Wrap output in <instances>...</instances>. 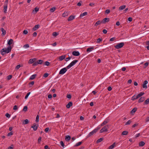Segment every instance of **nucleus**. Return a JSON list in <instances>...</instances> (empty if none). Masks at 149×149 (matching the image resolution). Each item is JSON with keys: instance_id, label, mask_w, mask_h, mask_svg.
Returning a JSON list of instances; mask_svg holds the SVG:
<instances>
[{"instance_id": "f257e3e1", "label": "nucleus", "mask_w": 149, "mask_h": 149, "mask_svg": "<svg viewBox=\"0 0 149 149\" xmlns=\"http://www.w3.org/2000/svg\"><path fill=\"white\" fill-rule=\"evenodd\" d=\"M13 42L12 39H10L8 42V44L9 45L7 48H3L1 50V54L3 56L6 54H8L11 52L12 49L11 46L10 45Z\"/></svg>"}, {"instance_id": "f03ea898", "label": "nucleus", "mask_w": 149, "mask_h": 149, "mask_svg": "<svg viewBox=\"0 0 149 149\" xmlns=\"http://www.w3.org/2000/svg\"><path fill=\"white\" fill-rule=\"evenodd\" d=\"M124 43L123 42H121L120 43H118L117 45L114 46L115 48L117 49H119L122 47L124 45Z\"/></svg>"}, {"instance_id": "7ed1b4c3", "label": "nucleus", "mask_w": 149, "mask_h": 149, "mask_svg": "<svg viewBox=\"0 0 149 149\" xmlns=\"http://www.w3.org/2000/svg\"><path fill=\"white\" fill-rule=\"evenodd\" d=\"M77 60H74L72 61L68 66H67L68 69L70 68L72 66L74 65L77 62Z\"/></svg>"}, {"instance_id": "20e7f679", "label": "nucleus", "mask_w": 149, "mask_h": 149, "mask_svg": "<svg viewBox=\"0 0 149 149\" xmlns=\"http://www.w3.org/2000/svg\"><path fill=\"white\" fill-rule=\"evenodd\" d=\"M109 128L108 126V125H106L104 127L100 130V133H102L103 132H107L108 131V129Z\"/></svg>"}, {"instance_id": "39448f33", "label": "nucleus", "mask_w": 149, "mask_h": 149, "mask_svg": "<svg viewBox=\"0 0 149 149\" xmlns=\"http://www.w3.org/2000/svg\"><path fill=\"white\" fill-rule=\"evenodd\" d=\"M67 67L66 68H63L59 72V74H64L67 71Z\"/></svg>"}, {"instance_id": "423d86ee", "label": "nucleus", "mask_w": 149, "mask_h": 149, "mask_svg": "<svg viewBox=\"0 0 149 149\" xmlns=\"http://www.w3.org/2000/svg\"><path fill=\"white\" fill-rule=\"evenodd\" d=\"M109 121V118H107L101 124V126H103L108 123Z\"/></svg>"}, {"instance_id": "0eeeda50", "label": "nucleus", "mask_w": 149, "mask_h": 149, "mask_svg": "<svg viewBox=\"0 0 149 149\" xmlns=\"http://www.w3.org/2000/svg\"><path fill=\"white\" fill-rule=\"evenodd\" d=\"M72 55L76 56H79L80 55V53L78 51H73L72 52Z\"/></svg>"}, {"instance_id": "6e6552de", "label": "nucleus", "mask_w": 149, "mask_h": 149, "mask_svg": "<svg viewBox=\"0 0 149 149\" xmlns=\"http://www.w3.org/2000/svg\"><path fill=\"white\" fill-rule=\"evenodd\" d=\"M38 125H37L35 123H34L33 124V125L31 127L33 129L34 131H36L38 127Z\"/></svg>"}, {"instance_id": "1a4fd4ad", "label": "nucleus", "mask_w": 149, "mask_h": 149, "mask_svg": "<svg viewBox=\"0 0 149 149\" xmlns=\"http://www.w3.org/2000/svg\"><path fill=\"white\" fill-rule=\"evenodd\" d=\"M40 26L39 24H37L32 29L33 31H36L37 29H38Z\"/></svg>"}, {"instance_id": "9d476101", "label": "nucleus", "mask_w": 149, "mask_h": 149, "mask_svg": "<svg viewBox=\"0 0 149 149\" xmlns=\"http://www.w3.org/2000/svg\"><path fill=\"white\" fill-rule=\"evenodd\" d=\"M148 83V81L147 80L144 81L143 85V87L144 88H147V84Z\"/></svg>"}, {"instance_id": "9b49d317", "label": "nucleus", "mask_w": 149, "mask_h": 149, "mask_svg": "<svg viewBox=\"0 0 149 149\" xmlns=\"http://www.w3.org/2000/svg\"><path fill=\"white\" fill-rule=\"evenodd\" d=\"M96 132L94 130H93L92 132H90L88 134L87 136V137H89L93 135L94 133H95Z\"/></svg>"}, {"instance_id": "f8f14e48", "label": "nucleus", "mask_w": 149, "mask_h": 149, "mask_svg": "<svg viewBox=\"0 0 149 149\" xmlns=\"http://www.w3.org/2000/svg\"><path fill=\"white\" fill-rule=\"evenodd\" d=\"M109 20V18H105L102 21V23H105L107 22H108Z\"/></svg>"}, {"instance_id": "ddd939ff", "label": "nucleus", "mask_w": 149, "mask_h": 149, "mask_svg": "<svg viewBox=\"0 0 149 149\" xmlns=\"http://www.w3.org/2000/svg\"><path fill=\"white\" fill-rule=\"evenodd\" d=\"M1 31L2 32V35L4 36L6 34V31L3 28H1L0 29Z\"/></svg>"}, {"instance_id": "4468645a", "label": "nucleus", "mask_w": 149, "mask_h": 149, "mask_svg": "<svg viewBox=\"0 0 149 149\" xmlns=\"http://www.w3.org/2000/svg\"><path fill=\"white\" fill-rule=\"evenodd\" d=\"M75 16L71 15L68 18V21H70L74 19L75 18Z\"/></svg>"}, {"instance_id": "2eb2a0df", "label": "nucleus", "mask_w": 149, "mask_h": 149, "mask_svg": "<svg viewBox=\"0 0 149 149\" xmlns=\"http://www.w3.org/2000/svg\"><path fill=\"white\" fill-rule=\"evenodd\" d=\"M101 23H102V21L100 20H98L95 23L94 26H97L98 25H100Z\"/></svg>"}, {"instance_id": "dca6fc26", "label": "nucleus", "mask_w": 149, "mask_h": 149, "mask_svg": "<svg viewBox=\"0 0 149 149\" xmlns=\"http://www.w3.org/2000/svg\"><path fill=\"white\" fill-rule=\"evenodd\" d=\"M7 7L8 6L7 4H5L4 6L3 11L5 13H6V12L7 9Z\"/></svg>"}, {"instance_id": "f3484780", "label": "nucleus", "mask_w": 149, "mask_h": 149, "mask_svg": "<svg viewBox=\"0 0 149 149\" xmlns=\"http://www.w3.org/2000/svg\"><path fill=\"white\" fill-rule=\"evenodd\" d=\"M145 100V97H141L139 100L138 102L139 103H140L143 102Z\"/></svg>"}, {"instance_id": "a211bd4d", "label": "nucleus", "mask_w": 149, "mask_h": 149, "mask_svg": "<svg viewBox=\"0 0 149 149\" xmlns=\"http://www.w3.org/2000/svg\"><path fill=\"white\" fill-rule=\"evenodd\" d=\"M94 48V47H89L86 50V52H90Z\"/></svg>"}, {"instance_id": "6ab92c4d", "label": "nucleus", "mask_w": 149, "mask_h": 149, "mask_svg": "<svg viewBox=\"0 0 149 149\" xmlns=\"http://www.w3.org/2000/svg\"><path fill=\"white\" fill-rule=\"evenodd\" d=\"M139 98V97L137 95L136 96L134 95L132 97L131 100H132L134 101L138 98Z\"/></svg>"}, {"instance_id": "aec40b11", "label": "nucleus", "mask_w": 149, "mask_h": 149, "mask_svg": "<svg viewBox=\"0 0 149 149\" xmlns=\"http://www.w3.org/2000/svg\"><path fill=\"white\" fill-rule=\"evenodd\" d=\"M72 102H70L66 105V107L68 109L71 106H72Z\"/></svg>"}, {"instance_id": "412c9836", "label": "nucleus", "mask_w": 149, "mask_h": 149, "mask_svg": "<svg viewBox=\"0 0 149 149\" xmlns=\"http://www.w3.org/2000/svg\"><path fill=\"white\" fill-rule=\"evenodd\" d=\"M65 55H63L60 56L59 58V60L60 61H61L63 60V59H64L65 58Z\"/></svg>"}, {"instance_id": "4be33fe9", "label": "nucleus", "mask_w": 149, "mask_h": 149, "mask_svg": "<svg viewBox=\"0 0 149 149\" xmlns=\"http://www.w3.org/2000/svg\"><path fill=\"white\" fill-rule=\"evenodd\" d=\"M36 74H34L31 76L29 78V80H33L34 79L36 76Z\"/></svg>"}, {"instance_id": "5701e85b", "label": "nucleus", "mask_w": 149, "mask_h": 149, "mask_svg": "<svg viewBox=\"0 0 149 149\" xmlns=\"http://www.w3.org/2000/svg\"><path fill=\"white\" fill-rule=\"evenodd\" d=\"M71 137L69 135L66 136L65 137V140L66 141H69Z\"/></svg>"}, {"instance_id": "b1692460", "label": "nucleus", "mask_w": 149, "mask_h": 149, "mask_svg": "<svg viewBox=\"0 0 149 149\" xmlns=\"http://www.w3.org/2000/svg\"><path fill=\"white\" fill-rule=\"evenodd\" d=\"M145 143L144 142L141 141L139 142V146H143L144 145Z\"/></svg>"}, {"instance_id": "393cba45", "label": "nucleus", "mask_w": 149, "mask_h": 149, "mask_svg": "<svg viewBox=\"0 0 149 149\" xmlns=\"http://www.w3.org/2000/svg\"><path fill=\"white\" fill-rule=\"evenodd\" d=\"M137 108H134L131 111V113L133 114V113H134L137 110Z\"/></svg>"}, {"instance_id": "a878e982", "label": "nucleus", "mask_w": 149, "mask_h": 149, "mask_svg": "<svg viewBox=\"0 0 149 149\" xmlns=\"http://www.w3.org/2000/svg\"><path fill=\"white\" fill-rule=\"evenodd\" d=\"M115 143H113L112 145L110 146L109 147V149H112L115 146Z\"/></svg>"}, {"instance_id": "bb28decb", "label": "nucleus", "mask_w": 149, "mask_h": 149, "mask_svg": "<svg viewBox=\"0 0 149 149\" xmlns=\"http://www.w3.org/2000/svg\"><path fill=\"white\" fill-rule=\"evenodd\" d=\"M87 15V12H85L84 13H81L80 14V17H82L84 16H86Z\"/></svg>"}, {"instance_id": "cd10ccee", "label": "nucleus", "mask_w": 149, "mask_h": 149, "mask_svg": "<svg viewBox=\"0 0 149 149\" xmlns=\"http://www.w3.org/2000/svg\"><path fill=\"white\" fill-rule=\"evenodd\" d=\"M126 7V6L125 5H123L122 6H120L119 8V10H123Z\"/></svg>"}, {"instance_id": "c85d7f7f", "label": "nucleus", "mask_w": 149, "mask_h": 149, "mask_svg": "<svg viewBox=\"0 0 149 149\" xmlns=\"http://www.w3.org/2000/svg\"><path fill=\"white\" fill-rule=\"evenodd\" d=\"M128 133V132L127 131H124L122 132L121 134L123 135H127Z\"/></svg>"}, {"instance_id": "c756f323", "label": "nucleus", "mask_w": 149, "mask_h": 149, "mask_svg": "<svg viewBox=\"0 0 149 149\" xmlns=\"http://www.w3.org/2000/svg\"><path fill=\"white\" fill-rule=\"evenodd\" d=\"M102 126H101V125H99L98 126L97 128L95 129L94 130L96 132L99 129H100Z\"/></svg>"}, {"instance_id": "7c9ffc66", "label": "nucleus", "mask_w": 149, "mask_h": 149, "mask_svg": "<svg viewBox=\"0 0 149 149\" xmlns=\"http://www.w3.org/2000/svg\"><path fill=\"white\" fill-rule=\"evenodd\" d=\"M56 9V8L55 7H53L51 8L50 9V11L52 13Z\"/></svg>"}, {"instance_id": "2f4dec72", "label": "nucleus", "mask_w": 149, "mask_h": 149, "mask_svg": "<svg viewBox=\"0 0 149 149\" xmlns=\"http://www.w3.org/2000/svg\"><path fill=\"white\" fill-rule=\"evenodd\" d=\"M29 123V120L27 119L24 120L23 122V123L25 125Z\"/></svg>"}, {"instance_id": "473e14b6", "label": "nucleus", "mask_w": 149, "mask_h": 149, "mask_svg": "<svg viewBox=\"0 0 149 149\" xmlns=\"http://www.w3.org/2000/svg\"><path fill=\"white\" fill-rule=\"evenodd\" d=\"M103 140V138H100L99 139H98L96 141V143H99L101 142Z\"/></svg>"}, {"instance_id": "72a5a7b5", "label": "nucleus", "mask_w": 149, "mask_h": 149, "mask_svg": "<svg viewBox=\"0 0 149 149\" xmlns=\"http://www.w3.org/2000/svg\"><path fill=\"white\" fill-rule=\"evenodd\" d=\"M81 143H82L81 142H79L78 143H76V144L75 145H74V147H77V146H79L81 145Z\"/></svg>"}, {"instance_id": "f704fd0d", "label": "nucleus", "mask_w": 149, "mask_h": 149, "mask_svg": "<svg viewBox=\"0 0 149 149\" xmlns=\"http://www.w3.org/2000/svg\"><path fill=\"white\" fill-rule=\"evenodd\" d=\"M149 103V98L146 100L144 102V104H148Z\"/></svg>"}, {"instance_id": "c9c22d12", "label": "nucleus", "mask_w": 149, "mask_h": 149, "mask_svg": "<svg viewBox=\"0 0 149 149\" xmlns=\"http://www.w3.org/2000/svg\"><path fill=\"white\" fill-rule=\"evenodd\" d=\"M68 13L67 12H65L63 14H62V16L63 17H65L66 16H67L68 15Z\"/></svg>"}, {"instance_id": "e433bc0d", "label": "nucleus", "mask_w": 149, "mask_h": 149, "mask_svg": "<svg viewBox=\"0 0 149 149\" xmlns=\"http://www.w3.org/2000/svg\"><path fill=\"white\" fill-rule=\"evenodd\" d=\"M102 41V39L100 38H98L96 41V43H99Z\"/></svg>"}, {"instance_id": "4c0bfd02", "label": "nucleus", "mask_w": 149, "mask_h": 149, "mask_svg": "<svg viewBox=\"0 0 149 149\" xmlns=\"http://www.w3.org/2000/svg\"><path fill=\"white\" fill-rule=\"evenodd\" d=\"M43 61L41 60H38L37 61L38 64H41L42 63Z\"/></svg>"}, {"instance_id": "58836bf2", "label": "nucleus", "mask_w": 149, "mask_h": 149, "mask_svg": "<svg viewBox=\"0 0 149 149\" xmlns=\"http://www.w3.org/2000/svg\"><path fill=\"white\" fill-rule=\"evenodd\" d=\"M34 81H32L29 83V87H31L34 84Z\"/></svg>"}, {"instance_id": "ea45409f", "label": "nucleus", "mask_w": 149, "mask_h": 149, "mask_svg": "<svg viewBox=\"0 0 149 149\" xmlns=\"http://www.w3.org/2000/svg\"><path fill=\"white\" fill-rule=\"evenodd\" d=\"M132 122V121L131 120H129L128 121H127L125 124V125H128L130 124Z\"/></svg>"}, {"instance_id": "a19ab883", "label": "nucleus", "mask_w": 149, "mask_h": 149, "mask_svg": "<svg viewBox=\"0 0 149 149\" xmlns=\"http://www.w3.org/2000/svg\"><path fill=\"white\" fill-rule=\"evenodd\" d=\"M144 94V92H141L140 93L138 94L137 95L139 97L141 96H142Z\"/></svg>"}, {"instance_id": "79ce46f5", "label": "nucleus", "mask_w": 149, "mask_h": 149, "mask_svg": "<svg viewBox=\"0 0 149 149\" xmlns=\"http://www.w3.org/2000/svg\"><path fill=\"white\" fill-rule=\"evenodd\" d=\"M35 60L33 59H31L29 60V62L30 63H32L34 62Z\"/></svg>"}, {"instance_id": "37998d69", "label": "nucleus", "mask_w": 149, "mask_h": 149, "mask_svg": "<svg viewBox=\"0 0 149 149\" xmlns=\"http://www.w3.org/2000/svg\"><path fill=\"white\" fill-rule=\"evenodd\" d=\"M27 106H25L24 107L23 109V110L25 111V112H26L27 111Z\"/></svg>"}, {"instance_id": "c03bdc74", "label": "nucleus", "mask_w": 149, "mask_h": 149, "mask_svg": "<svg viewBox=\"0 0 149 149\" xmlns=\"http://www.w3.org/2000/svg\"><path fill=\"white\" fill-rule=\"evenodd\" d=\"M30 93H31V92H28L27 93V94H26V95L25 96V99H26L28 97L29 95L30 94Z\"/></svg>"}, {"instance_id": "a18cd8bd", "label": "nucleus", "mask_w": 149, "mask_h": 149, "mask_svg": "<svg viewBox=\"0 0 149 149\" xmlns=\"http://www.w3.org/2000/svg\"><path fill=\"white\" fill-rule=\"evenodd\" d=\"M58 34L56 32H54L52 33V35L54 36H56L58 35Z\"/></svg>"}, {"instance_id": "49530a36", "label": "nucleus", "mask_w": 149, "mask_h": 149, "mask_svg": "<svg viewBox=\"0 0 149 149\" xmlns=\"http://www.w3.org/2000/svg\"><path fill=\"white\" fill-rule=\"evenodd\" d=\"M72 56H69L68 58H65V60L66 61H67L69 60L72 58Z\"/></svg>"}, {"instance_id": "de8ad7c7", "label": "nucleus", "mask_w": 149, "mask_h": 149, "mask_svg": "<svg viewBox=\"0 0 149 149\" xmlns=\"http://www.w3.org/2000/svg\"><path fill=\"white\" fill-rule=\"evenodd\" d=\"M39 116L38 115H37L36 117V121L37 122H38L39 121Z\"/></svg>"}, {"instance_id": "09e8293b", "label": "nucleus", "mask_w": 149, "mask_h": 149, "mask_svg": "<svg viewBox=\"0 0 149 149\" xmlns=\"http://www.w3.org/2000/svg\"><path fill=\"white\" fill-rule=\"evenodd\" d=\"M42 138L41 137H39L38 139V143H40V142L41 141Z\"/></svg>"}, {"instance_id": "8fccbe9b", "label": "nucleus", "mask_w": 149, "mask_h": 149, "mask_svg": "<svg viewBox=\"0 0 149 149\" xmlns=\"http://www.w3.org/2000/svg\"><path fill=\"white\" fill-rule=\"evenodd\" d=\"M12 77V75H9L7 76V79L8 80H9L10 79H11Z\"/></svg>"}, {"instance_id": "3c124183", "label": "nucleus", "mask_w": 149, "mask_h": 149, "mask_svg": "<svg viewBox=\"0 0 149 149\" xmlns=\"http://www.w3.org/2000/svg\"><path fill=\"white\" fill-rule=\"evenodd\" d=\"M24 47L25 48L29 47V45L28 44H26L24 45Z\"/></svg>"}, {"instance_id": "603ef678", "label": "nucleus", "mask_w": 149, "mask_h": 149, "mask_svg": "<svg viewBox=\"0 0 149 149\" xmlns=\"http://www.w3.org/2000/svg\"><path fill=\"white\" fill-rule=\"evenodd\" d=\"M13 134V133L12 132H10L8 133L7 135V136H9L11 135H12Z\"/></svg>"}, {"instance_id": "864d4df0", "label": "nucleus", "mask_w": 149, "mask_h": 149, "mask_svg": "<svg viewBox=\"0 0 149 149\" xmlns=\"http://www.w3.org/2000/svg\"><path fill=\"white\" fill-rule=\"evenodd\" d=\"M21 67V66L20 65H17L15 67V69L18 70V69L20 67Z\"/></svg>"}, {"instance_id": "5fc2aeb1", "label": "nucleus", "mask_w": 149, "mask_h": 149, "mask_svg": "<svg viewBox=\"0 0 149 149\" xmlns=\"http://www.w3.org/2000/svg\"><path fill=\"white\" fill-rule=\"evenodd\" d=\"M60 144L63 147H64V144L63 142L62 141H61L60 142Z\"/></svg>"}, {"instance_id": "6e6d98bb", "label": "nucleus", "mask_w": 149, "mask_h": 149, "mask_svg": "<svg viewBox=\"0 0 149 149\" xmlns=\"http://www.w3.org/2000/svg\"><path fill=\"white\" fill-rule=\"evenodd\" d=\"M49 75V74L47 73H45L44 74L43 77H47Z\"/></svg>"}, {"instance_id": "4d7b16f0", "label": "nucleus", "mask_w": 149, "mask_h": 149, "mask_svg": "<svg viewBox=\"0 0 149 149\" xmlns=\"http://www.w3.org/2000/svg\"><path fill=\"white\" fill-rule=\"evenodd\" d=\"M110 10L109 9H107L105 10V13L108 14L109 13H110Z\"/></svg>"}, {"instance_id": "13d9d810", "label": "nucleus", "mask_w": 149, "mask_h": 149, "mask_svg": "<svg viewBox=\"0 0 149 149\" xmlns=\"http://www.w3.org/2000/svg\"><path fill=\"white\" fill-rule=\"evenodd\" d=\"M115 39V37H113L110 39L109 41H113Z\"/></svg>"}, {"instance_id": "bf43d9fd", "label": "nucleus", "mask_w": 149, "mask_h": 149, "mask_svg": "<svg viewBox=\"0 0 149 149\" xmlns=\"http://www.w3.org/2000/svg\"><path fill=\"white\" fill-rule=\"evenodd\" d=\"M45 65L47 66H49L50 64V63H49V62L48 61H46L45 62Z\"/></svg>"}, {"instance_id": "052dcab7", "label": "nucleus", "mask_w": 149, "mask_h": 149, "mask_svg": "<svg viewBox=\"0 0 149 149\" xmlns=\"http://www.w3.org/2000/svg\"><path fill=\"white\" fill-rule=\"evenodd\" d=\"M6 116L8 118H9L10 116V115L8 113H6Z\"/></svg>"}, {"instance_id": "680f3d73", "label": "nucleus", "mask_w": 149, "mask_h": 149, "mask_svg": "<svg viewBox=\"0 0 149 149\" xmlns=\"http://www.w3.org/2000/svg\"><path fill=\"white\" fill-rule=\"evenodd\" d=\"M39 9L38 8L36 7L35 8V11L36 13L37 12L39 11Z\"/></svg>"}, {"instance_id": "e2e57ef3", "label": "nucleus", "mask_w": 149, "mask_h": 149, "mask_svg": "<svg viewBox=\"0 0 149 149\" xmlns=\"http://www.w3.org/2000/svg\"><path fill=\"white\" fill-rule=\"evenodd\" d=\"M18 109L16 105H15L13 107V109L14 110H17Z\"/></svg>"}, {"instance_id": "0e129e2a", "label": "nucleus", "mask_w": 149, "mask_h": 149, "mask_svg": "<svg viewBox=\"0 0 149 149\" xmlns=\"http://www.w3.org/2000/svg\"><path fill=\"white\" fill-rule=\"evenodd\" d=\"M138 125H139V124L138 123L135 124L132 126V127H134L138 126Z\"/></svg>"}, {"instance_id": "69168bd1", "label": "nucleus", "mask_w": 149, "mask_h": 149, "mask_svg": "<svg viewBox=\"0 0 149 149\" xmlns=\"http://www.w3.org/2000/svg\"><path fill=\"white\" fill-rule=\"evenodd\" d=\"M102 32L103 33H104V34H106L107 32V30L105 29H104L103 30Z\"/></svg>"}, {"instance_id": "338daca9", "label": "nucleus", "mask_w": 149, "mask_h": 149, "mask_svg": "<svg viewBox=\"0 0 149 149\" xmlns=\"http://www.w3.org/2000/svg\"><path fill=\"white\" fill-rule=\"evenodd\" d=\"M38 63H37V62H34L33 64V66H37L38 65Z\"/></svg>"}, {"instance_id": "774afa93", "label": "nucleus", "mask_w": 149, "mask_h": 149, "mask_svg": "<svg viewBox=\"0 0 149 149\" xmlns=\"http://www.w3.org/2000/svg\"><path fill=\"white\" fill-rule=\"evenodd\" d=\"M67 97L69 99H71V96L70 94H68L67 95Z\"/></svg>"}]
</instances>
